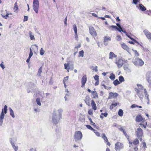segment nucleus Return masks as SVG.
Returning <instances> with one entry per match:
<instances>
[{"instance_id":"f257e3e1","label":"nucleus","mask_w":151,"mask_h":151,"mask_svg":"<svg viewBox=\"0 0 151 151\" xmlns=\"http://www.w3.org/2000/svg\"><path fill=\"white\" fill-rule=\"evenodd\" d=\"M61 109H59L57 110H54L52 117V122L53 124H57L60 122L62 117Z\"/></svg>"},{"instance_id":"f03ea898","label":"nucleus","mask_w":151,"mask_h":151,"mask_svg":"<svg viewBox=\"0 0 151 151\" xmlns=\"http://www.w3.org/2000/svg\"><path fill=\"white\" fill-rule=\"evenodd\" d=\"M119 129L123 132L124 134L128 139L129 144H130L131 145H133L134 146H136V145H138L139 144V142L137 138L135 139L132 142H131L130 141L129 135L127 133L123 127H120L119 128Z\"/></svg>"},{"instance_id":"7ed1b4c3","label":"nucleus","mask_w":151,"mask_h":151,"mask_svg":"<svg viewBox=\"0 0 151 151\" xmlns=\"http://www.w3.org/2000/svg\"><path fill=\"white\" fill-rule=\"evenodd\" d=\"M135 120L137 122H141L139 124L140 126H143L144 128L145 129L147 125V123L145 122V119L143 118L140 114L137 115L135 119Z\"/></svg>"},{"instance_id":"20e7f679","label":"nucleus","mask_w":151,"mask_h":151,"mask_svg":"<svg viewBox=\"0 0 151 151\" xmlns=\"http://www.w3.org/2000/svg\"><path fill=\"white\" fill-rule=\"evenodd\" d=\"M128 61L127 60H125L122 58H116L115 60V63L116 64L118 68H120L122 67L123 64L127 63Z\"/></svg>"},{"instance_id":"39448f33","label":"nucleus","mask_w":151,"mask_h":151,"mask_svg":"<svg viewBox=\"0 0 151 151\" xmlns=\"http://www.w3.org/2000/svg\"><path fill=\"white\" fill-rule=\"evenodd\" d=\"M7 106L5 105L4 108L2 109L0 115V126H1L3 122V120L4 117V114H6L7 112Z\"/></svg>"},{"instance_id":"423d86ee","label":"nucleus","mask_w":151,"mask_h":151,"mask_svg":"<svg viewBox=\"0 0 151 151\" xmlns=\"http://www.w3.org/2000/svg\"><path fill=\"white\" fill-rule=\"evenodd\" d=\"M84 101L86 104L88 106H91V105L93 109L94 110V101L93 100H91L89 96H86Z\"/></svg>"},{"instance_id":"0eeeda50","label":"nucleus","mask_w":151,"mask_h":151,"mask_svg":"<svg viewBox=\"0 0 151 151\" xmlns=\"http://www.w3.org/2000/svg\"><path fill=\"white\" fill-rule=\"evenodd\" d=\"M32 7L33 10L37 14L38 13L39 1L38 0H33Z\"/></svg>"},{"instance_id":"6e6552de","label":"nucleus","mask_w":151,"mask_h":151,"mask_svg":"<svg viewBox=\"0 0 151 151\" xmlns=\"http://www.w3.org/2000/svg\"><path fill=\"white\" fill-rule=\"evenodd\" d=\"M82 134L81 131H77L75 132L74 137L76 141L81 140L82 138Z\"/></svg>"},{"instance_id":"1a4fd4ad","label":"nucleus","mask_w":151,"mask_h":151,"mask_svg":"<svg viewBox=\"0 0 151 151\" xmlns=\"http://www.w3.org/2000/svg\"><path fill=\"white\" fill-rule=\"evenodd\" d=\"M124 147L123 143L120 142H117L115 144V150L116 151H120Z\"/></svg>"},{"instance_id":"9d476101","label":"nucleus","mask_w":151,"mask_h":151,"mask_svg":"<svg viewBox=\"0 0 151 151\" xmlns=\"http://www.w3.org/2000/svg\"><path fill=\"white\" fill-rule=\"evenodd\" d=\"M133 63L135 65L138 66H142L144 64V61L141 59L138 58L135 59Z\"/></svg>"},{"instance_id":"9b49d317","label":"nucleus","mask_w":151,"mask_h":151,"mask_svg":"<svg viewBox=\"0 0 151 151\" xmlns=\"http://www.w3.org/2000/svg\"><path fill=\"white\" fill-rule=\"evenodd\" d=\"M136 136L137 137H142L143 132L142 130L140 127L138 128L136 131Z\"/></svg>"},{"instance_id":"f8f14e48","label":"nucleus","mask_w":151,"mask_h":151,"mask_svg":"<svg viewBox=\"0 0 151 151\" xmlns=\"http://www.w3.org/2000/svg\"><path fill=\"white\" fill-rule=\"evenodd\" d=\"M118 95V94L116 93L110 92L109 93L108 97L109 99L116 98Z\"/></svg>"},{"instance_id":"ddd939ff","label":"nucleus","mask_w":151,"mask_h":151,"mask_svg":"<svg viewBox=\"0 0 151 151\" xmlns=\"http://www.w3.org/2000/svg\"><path fill=\"white\" fill-rule=\"evenodd\" d=\"M122 47L124 50H126L129 53L131 51V49L129 48L125 44L123 43L121 44Z\"/></svg>"},{"instance_id":"4468645a","label":"nucleus","mask_w":151,"mask_h":151,"mask_svg":"<svg viewBox=\"0 0 151 151\" xmlns=\"http://www.w3.org/2000/svg\"><path fill=\"white\" fill-rule=\"evenodd\" d=\"M143 32L147 37L151 41V33L147 30H144Z\"/></svg>"},{"instance_id":"2eb2a0df","label":"nucleus","mask_w":151,"mask_h":151,"mask_svg":"<svg viewBox=\"0 0 151 151\" xmlns=\"http://www.w3.org/2000/svg\"><path fill=\"white\" fill-rule=\"evenodd\" d=\"M87 81V77L86 75L83 76L81 79V86L82 87H83L85 85Z\"/></svg>"},{"instance_id":"dca6fc26","label":"nucleus","mask_w":151,"mask_h":151,"mask_svg":"<svg viewBox=\"0 0 151 151\" xmlns=\"http://www.w3.org/2000/svg\"><path fill=\"white\" fill-rule=\"evenodd\" d=\"M137 86L138 87V88H135V91L137 92L143 91V86L142 85L138 84H137Z\"/></svg>"},{"instance_id":"f3484780","label":"nucleus","mask_w":151,"mask_h":151,"mask_svg":"<svg viewBox=\"0 0 151 151\" xmlns=\"http://www.w3.org/2000/svg\"><path fill=\"white\" fill-rule=\"evenodd\" d=\"M117 55L112 52H110L109 54V58L110 59L112 60L114 58H116Z\"/></svg>"},{"instance_id":"a211bd4d","label":"nucleus","mask_w":151,"mask_h":151,"mask_svg":"<svg viewBox=\"0 0 151 151\" xmlns=\"http://www.w3.org/2000/svg\"><path fill=\"white\" fill-rule=\"evenodd\" d=\"M126 36H127L130 39H131L135 43L137 44L139 43L138 41H137L136 40L132 37L131 36H132V35H131L130 33L129 34L128 33L127 35H126Z\"/></svg>"},{"instance_id":"6ab92c4d","label":"nucleus","mask_w":151,"mask_h":151,"mask_svg":"<svg viewBox=\"0 0 151 151\" xmlns=\"http://www.w3.org/2000/svg\"><path fill=\"white\" fill-rule=\"evenodd\" d=\"M9 141L11 144L15 143L17 141V139L15 137H11L9 138Z\"/></svg>"},{"instance_id":"aec40b11","label":"nucleus","mask_w":151,"mask_h":151,"mask_svg":"<svg viewBox=\"0 0 151 151\" xmlns=\"http://www.w3.org/2000/svg\"><path fill=\"white\" fill-rule=\"evenodd\" d=\"M89 29L90 34L93 36L94 35V30L93 27H90Z\"/></svg>"},{"instance_id":"412c9836","label":"nucleus","mask_w":151,"mask_h":151,"mask_svg":"<svg viewBox=\"0 0 151 151\" xmlns=\"http://www.w3.org/2000/svg\"><path fill=\"white\" fill-rule=\"evenodd\" d=\"M9 113L10 115L13 118L15 117V115L13 111L11 108H9Z\"/></svg>"},{"instance_id":"4be33fe9","label":"nucleus","mask_w":151,"mask_h":151,"mask_svg":"<svg viewBox=\"0 0 151 151\" xmlns=\"http://www.w3.org/2000/svg\"><path fill=\"white\" fill-rule=\"evenodd\" d=\"M138 96L141 99H142L144 97V95L143 94V91L137 92Z\"/></svg>"},{"instance_id":"5701e85b","label":"nucleus","mask_w":151,"mask_h":151,"mask_svg":"<svg viewBox=\"0 0 151 151\" xmlns=\"http://www.w3.org/2000/svg\"><path fill=\"white\" fill-rule=\"evenodd\" d=\"M111 40V38L110 37L105 36L104 37V41L107 42Z\"/></svg>"},{"instance_id":"b1692460","label":"nucleus","mask_w":151,"mask_h":151,"mask_svg":"<svg viewBox=\"0 0 151 151\" xmlns=\"http://www.w3.org/2000/svg\"><path fill=\"white\" fill-rule=\"evenodd\" d=\"M109 29L110 31L113 30L117 28V27L115 26L111 25L109 26Z\"/></svg>"},{"instance_id":"393cba45","label":"nucleus","mask_w":151,"mask_h":151,"mask_svg":"<svg viewBox=\"0 0 151 151\" xmlns=\"http://www.w3.org/2000/svg\"><path fill=\"white\" fill-rule=\"evenodd\" d=\"M99 76L95 75V80L96 81L95 83V85H97L99 84Z\"/></svg>"},{"instance_id":"a878e982","label":"nucleus","mask_w":151,"mask_h":151,"mask_svg":"<svg viewBox=\"0 0 151 151\" xmlns=\"http://www.w3.org/2000/svg\"><path fill=\"white\" fill-rule=\"evenodd\" d=\"M11 145L12 147V148L14 149L15 151H17L18 149V146H16L14 143L11 144Z\"/></svg>"},{"instance_id":"bb28decb","label":"nucleus","mask_w":151,"mask_h":151,"mask_svg":"<svg viewBox=\"0 0 151 151\" xmlns=\"http://www.w3.org/2000/svg\"><path fill=\"white\" fill-rule=\"evenodd\" d=\"M32 33L31 31H29V37L30 39L31 40H35V38L34 37V35H32Z\"/></svg>"},{"instance_id":"cd10ccee","label":"nucleus","mask_w":151,"mask_h":151,"mask_svg":"<svg viewBox=\"0 0 151 151\" xmlns=\"http://www.w3.org/2000/svg\"><path fill=\"white\" fill-rule=\"evenodd\" d=\"M139 7L140 9L142 11H144L146 10L145 7L142 4H139Z\"/></svg>"},{"instance_id":"c85d7f7f","label":"nucleus","mask_w":151,"mask_h":151,"mask_svg":"<svg viewBox=\"0 0 151 151\" xmlns=\"http://www.w3.org/2000/svg\"><path fill=\"white\" fill-rule=\"evenodd\" d=\"M108 115V113L106 112H105L104 113H101L100 116V117L103 119L104 117H106Z\"/></svg>"},{"instance_id":"c756f323","label":"nucleus","mask_w":151,"mask_h":151,"mask_svg":"<svg viewBox=\"0 0 151 151\" xmlns=\"http://www.w3.org/2000/svg\"><path fill=\"white\" fill-rule=\"evenodd\" d=\"M84 52L83 50H82L79 52V54L78 57H83L84 56Z\"/></svg>"},{"instance_id":"7c9ffc66","label":"nucleus","mask_w":151,"mask_h":151,"mask_svg":"<svg viewBox=\"0 0 151 151\" xmlns=\"http://www.w3.org/2000/svg\"><path fill=\"white\" fill-rule=\"evenodd\" d=\"M119 79L120 83L124 81V78L122 76H119Z\"/></svg>"},{"instance_id":"2f4dec72","label":"nucleus","mask_w":151,"mask_h":151,"mask_svg":"<svg viewBox=\"0 0 151 151\" xmlns=\"http://www.w3.org/2000/svg\"><path fill=\"white\" fill-rule=\"evenodd\" d=\"M73 29L74 30V31L75 34H76L77 33V26H76V25L74 24L73 25Z\"/></svg>"},{"instance_id":"473e14b6","label":"nucleus","mask_w":151,"mask_h":151,"mask_svg":"<svg viewBox=\"0 0 151 151\" xmlns=\"http://www.w3.org/2000/svg\"><path fill=\"white\" fill-rule=\"evenodd\" d=\"M36 102L37 104L39 106L41 105V104L40 102V98H37L36 99Z\"/></svg>"},{"instance_id":"72a5a7b5","label":"nucleus","mask_w":151,"mask_h":151,"mask_svg":"<svg viewBox=\"0 0 151 151\" xmlns=\"http://www.w3.org/2000/svg\"><path fill=\"white\" fill-rule=\"evenodd\" d=\"M113 83L115 86H116L119 84L120 83L118 80L116 79L114 81Z\"/></svg>"},{"instance_id":"f704fd0d","label":"nucleus","mask_w":151,"mask_h":151,"mask_svg":"<svg viewBox=\"0 0 151 151\" xmlns=\"http://www.w3.org/2000/svg\"><path fill=\"white\" fill-rule=\"evenodd\" d=\"M118 115L120 116H122L123 114V111L122 109H119L118 112Z\"/></svg>"},{"instance_id":"c9c22d12","label":"nucleus","mask_w":151,"mask_h":151,"mask_svg":"<svg viewBox=\"0 0 151 151\" xmlns=\"http://www.w3.org/2000/svg\"><path fill=\"white\" fill-rule=\"evenodd\" d=\"M109 78L112 80H114L115 78V76L113 73H111Z\"/></svg>"},{"instance_id":"e433bc0d","label":"nucleus","mask_w":151,"mask_h":151,"mask_svg":"<svg viewBox=\"0 0 151 151\" xmlns=\"http://www.w3.org/2000/svg\"><path fill=\"white\" fill-rule=\"evenodd\" d=\"M18 9V6L17 5V2H15L14 4V9L15 11H17Z\"/></svg>"},{"instance_id":"4c0bfd02","label":"nucleus","mask_w":151,"mask_h":151,"mask_svg":"<svg viewBox=\"0 0 151 151\" xmlns=\"http://www.w3.org/2000/svg\"><path fill=\"white\" fill-rule=\"evenodd\" d=\"M42 67H40L39 69L38 70L37 73V75L38 76H40V74L42 72Z\"/></svg>"},{"instance_id":"58836bf2","label":"nucleus","mask_w":151,"mask_h":151,"mask_svg":"<svg viewBox=\"0 0 151 151\" xmlns=\"http://www.w3.org/2000/svg\"><path fill=\"white\" fill-rule=\"evenodd\" d=\"M86 126L88 129H90L93 131H94V129H93L90 125H86Z\"/></svg>"},{"instance_id":"ea45409f","label":"nucleus","mask_w":151,"mask_h":151,"mask_svg":"<svg viewBox=\"0 0 151 151\" xmlns=\"http://www.w3.org/2000/svg\"><path fill=\"white\" fill-rule=\"evenodd\" d=\"M45 52V51L43 50L42 48H41L40 50V54L41 55H43Z\"/></svg>"},{"instance_id":"a19ab883","label":"nucleus","mask_w":151,"mask_h":151,"mask_svg":"<svg viewBox=\"0 0 151 151\" xmlns=\"http://www.w3.org/2000/svg\"><path fill=\"white\" fill-rule=\"evenodd\" d=\"M133 52H134V55L135 56H138L139 55V54L138 52H137V50H133Z\"/></svg>"},{"instance_id":"79ce46f5","label":"nucleus","mask_w":151,"mask_h":151,"mask_svg":"<svg viewBox=\"0 0 151 151\" xmlns=\"http://www.w3.org/2000/svg\"><path fill=\"white\" fill-rule=\"evenodd\" d=\"M102 137L104 139V140L106 141L108 140L106 137V136L105 134H103L102 135Z\"/></svg>"},{"instance_id":"37998d69","label":"nucleus","mask_w":151,"mask_h":151,"mask_svg":"<svg viewBox=\"0 0 151 151\" xmlns=\"http://www.w3.org/2000/svg\"><path fill=\"white\" fill-rule=\"evenodd\" d=\"M33 53L32 50L31 48H30V53L29 56V58H31L32 56Z\"/></svg>"},{"instance_id":"c03bdc74","label":"nucleus","mask_w":151,"mask_h":151,"mask_svg":"<svg viewBox=\"0 0 151 151\" xmlns=\"http://www.w3.org/2000/svg\"><path fill=\"white\" fill-rule=\"evenodd\" d=\"M65 69H67L69 67V63H65L64 64Z\"/></svg>"},{"instance_id":"a18cd8bd","label":"nucleus","mask_w":151,"mask_h":151,"mask_svg":"<svg viewBox=\"0 0 151 151\" xmlns=\"http://www.w3.org/2000/svg\"><path fill=\"white\" fill-rule=\"evenodd\" d=\"M81 47V44H79L78 45L76 46L75 47L74 50L75 51H76L77 50H76V49H77L78 48H80Z\"/></svg>"},{"instance_id":"49530a36","label":"nucleus","mask_w":151,"mask_h":151,"mask_svg":"<svg viewBox=\"0 0 151 151\" xmlns=\"http://www.w3.org/2000/svg\"><path fill=\"white\" fill-rule=\"evenodd\" d=\"M2 16L5 19H7V17H8L9 15V14L7 13L6 15H3L2 14H1Z\"/></svg>"},{"instance_id":"de8ad7c7","label":"nucleus","mask_w":151,"mask_h":151,"mask_svg":"<svg viewBox=\"0 0 151 151\" xmlns=\"http://www.w3.org/2000/svg\"><path fill=\"white\" fill-rule=\"evenodd\" d=\"M144 93L146 94V95H145L146 97H147L148 99H149L148 96L147 94V90L146 89H144Z\"/></svg>"},{"instance_id":"09e8293b","label":"nucleus","mask_w":151,"mask_h":151,"mask_svg":"<svg viewBox=\"0 0 151 151\" xmlns=\"http://www.w3.org/2000/svg\"><path fill=\"white\" fill-rule=\"evenodd\" d=\"M116 29L117 30H118L119 31L121 32L122 31H123V29H122L121 26H119V27H117V28H116Z\"/></svg>"},{"instance_id":"8fccbe9b","label":"nucleus","mask_w":151,"mask_h":151,"mask_svg":"<svg viewBox=\"0 0 151 151\" xmlns=\"http://www.w3.org/2000/svg\"><path fill=\"white\" fill-rule=\"evenodd\" d=\"M117 40L118 41H120L122 40L121 37L119 35H117L116 36Z\"/></svg>"},{"instance_id":"3c124183","label":"nucleus","mask_w":151,"mask_h":151,"mask_svg":"<svg viewBox=\"0 0 151 151\" xmlns=\"http://www.w3.org/2000/svg\"><path fill=\"white\" fill-rule=\"evenodd\" d=\"M28 16H24V18L23 19L24 22H25L28 20Z\"/></svg>"},{"instance_id":"603ef678","label":"nucleus","mask_w":151,"mask_h":151,"mask_svg":"<svg viewBox=\"0 0 151 151\" xmlns=\"http://www.w3.org/2000/svg\"><path fill=\"white\" fill-rule=\"evenodd\" d=\"M147 81L150 84H151V77H148L147 79Z\"/></svg>"},{"instance_id":"864d4df0","label":"nucleus","mask_w":151,"mask_h":151,"mask_svg":"<svg viewBox=\"0 0 151 151\" xmlns=\"http://www.w3.org/2000/svg\"><path fill=\"white\" fill-rule=\"evenodd\" d=\"M138 1H139V0H133V3L135 4H137Z\"/></svg>"},{"instance_id":"5fc2aeb1","label":"nucleus","mask_w":151,"mask_h":151,"mask_svg":"<svg viewBox=\"0 0 151 151\" xmlns=\"http://www.w3.org/2000/svg\"><path fill=\"white\" fill-rule=\"evenodd\" d=\"M88 114L90 115H91L93 114L92 110L91 109H89L88 111Z\"/></svg>"},{"instance_id":"6e6d98bb","label":"nucleus","mask_w":151,"mask_h":151,"mask_svg":"<svg viewBox=\"0 0 151 151\" xmlns=\"http://www.w3.org/2000/svg\"><path fill=\"white\" fill-rule=\"evenodd\" d=\"M137 105L136 104H133L131 105V108H134L137 107Z\"/></svg>"},{"instance_id":"4d7b16f0","label":"nucleus","mask_w":151,"mask_h":151,"mask_svg":"<svg viewBox=\"0 0 151 151\" xmlns=\"http://www.w3.org/2000/svg\"><path fill=\"white\" fill-rule=\"evenodd\" d=\"M67 17H66L65 18V19H64V23L65 26H67Z\"/></svg>"},{"instance_id":"13d9d810","label":"nucleus","mask_w":151,"mask_h":151,"mask_svg":"<svg viewBox=\"0 0 151 151\" xmlns=\"http://www.w3.org/2000/svg\"><path fill=\"white\" fill-rule=\"evenodd\" d=\"M143 146L144 148H145L146 147V144L145 142H142Z\"/></svg>"},{"instance_id":"bf43d9fd","label":"nucleus","mask_w":151,"mask_h":151,"mask_svg":"<svg viewBox=\"0 0 151 151\" xmlns=\"http://www.w3.org/2000/svg\"><path fill=\"white\" fill-rule=\"evenodd\" d=\"M0 66L3 69H4L5 68V67L4 65L2 63L0 64Z\"/></svg>"},{"instance_id":"052dcab7","label":"nucleus","mask_w":151,"mask_h":151,"mask_svg":"<svg viewBox=\"0 0 151 151\" xmlns=\"http://www.w3.org/2000/svg\"><path fill=\"white\" fill-rule=\"evenodd\" d=\"M134 151H137L138 150L137 147L136 146H135L134 147Z\"/></svg>"},{"instance_id":"680f3d73","label":"nucleus","mask_w":151,"mask_h":151,"mask_svg":"<svg viewBox=\"0 0 151 151\" xmlns=\"http://www.w3.org/2000/svg\"><path fill=\"white\" fill-rule=\"evenodd\" d=\"M34 111H35L37 112H39L40 111V110L39 109L37 108H35L34 109Z\"/></svg>"},{"instance_id":"e2e57ef3","label":"nucleus","mask_w":151,"mask_h":151,"mask_svg":"<svg viewBox=\"0 0 151 151\" xmlns=\"http://www.w3.org/2000/svg\"><path fill=\"white\" fill-rule=\"evenodd\" d=\"M95 133L97 136L99 137L100 136V133L99 132H95Z\"/></svg>"},{"instance_id":"0e129e2a","label":"nucleus","mask_w":151,"mask_h":151,"mask_svg":"<svg viewBox=\"0 0 151 151\" xmlns=\"http://www.w3.org/2000/svg\"><path fill=\"white\" fill-rule=\"evenodd\" d=\"M114 107V106H113V104H111V105H110V107H109V109H111V110Z\"/></svg>"},{"instance_id":"69168bd1","label":"nucleus","mask_w":151,"mask_h":151,"mask_svg":"<svg viewBox=\"0 0 151 151\" xmlns=\"http://www.w3.org/2000/svg\"><path fill=\"white\" fill-rule=\"evenodd\" d=\"M88 119L90 121V124H91V123L93 124V122H92L91 118L89 117L88 116Z\"/></svg>"},{"instance_id":"338daca9","label":"nucleus","mask_w":151,"mask_h":151,"mask_svg":"<svg viewBox=\"0 0 151 151\" xmlns=\"http://www.w3.org/2000/svg\"><path fill=\"white\" fill-rule=\"evenodd\" d=\"M106 144L109 145V146H110L111 144H110V143L108 141V140H107V141H106Z\"/></svg>"},{"instance_id":"774afa93","label":"nucleus","mask_w":151,"mask_h":151,"mask_svg":"<svg viewBox=\"0 0 151 151\" xmlns=\"http://www.w3.org/2000/svg\"><path fill=\"white\" fill-rule=\"evenodd\" d=\"M30 151H36V149L35 148V149L33 148L30 149Z\"/></svg>"}]
</instances>
